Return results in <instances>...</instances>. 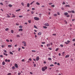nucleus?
Segmentation results:
<instances>
[{
  "label": "nucleus",
  "mask_w": 75,
  "mask_h": 75,
  "mask_svg": "<svg viewBox=\"0 0 75 75\" xmlns=\"http://www.w3.org/2000/svg\"><path fill=\"white\" fill-rule=\"evenodd\" d=\"M47 69V67L45 66V67H43L42 68V71H45L46 69Z\"/></svg>",
  "instance_id": "obj_1"
},
{
  "label": "nucleus",
  "mask_w": 75,
  "mask_h": 75,
  "mask_svg": "<svg viewBox=\"0 0 75 75\" xmlns=\"http://www.w3.org/2000/svg\"><path fill=\"white\" fill-rule=\"evenodd\" d=\"M34 19L36 21H38L40 20V18L37 17H34Z\"/></svg>",
  "instance_id": "obj_2"
},
{
  "label": "nucleus",
  "mask_w": 75,
  "mask_h": 75,
  "mask_svg": "<svg viewBox=\"0 0 75 75\" xmlns=\"http://www.w3.org/2000/svg\"><path fill=\"white\" fill-rule=\"evenodd\" d=\"M45 26H48L49 25V24H48V23H45Z\"/></svg>",
  "instance_id": "obj_3"
},
{
  "label": "nucleus",
  "mask_w": 75,
  "mask_h": 75,
  "mask_svg": "<svg viewBox=\"0 0 75 75\" xmlns=\"http://www.w3.org/2000/svg\"><path fill=\"white\" fill-rule=\"evenodd\" d=\"M40 59V57H39L37 56L36 57V61H38Z\"/></svg>",
  "instance_id": "obj_4"
},
{
  "label": "nucleus",
  "mask_w": 75,
  "mask_h": 75,
  "mask_svg": "<svg viewBox=\"0 0 75 75\" xmlns=\"http://www.w3.org/2000/svg\"><path fill=\"white\" fill-rule=\"evenodd\" d=\"M23 29H18V31H19V32H20V31H23Z\"/></svg>",
  "instance_id": "obj_5"
},
{
  "label": "nucleus",
  "mask_w": 75,
  "mask_h": 75,
  "mask_svg": "<svg viewBox=\"0 0 75 75\" xmlns=\"http://www.w3.org/2000/svg\"><path fill=\"white\" fill-rule=\"evenodd\" d=\"M65 16H67L68 14V13L67 12H65L64 13Z\"/></svg>",
  "instance_id": "obj_6"
},
{
  "label": "nucleus",
  "mask_w": 75,
  "mask_h": 75,
  "mask_svg": "<svg viewBox=\"0 0 75 75\" xmlns=\"http://www.w3.org/2000/svg\"><path fill=\"white\" fill-rule=\"evenodd\" d=\"M15 67H16V68H18V65H17V64H15Z\"/></svg>",
  "instance_id": "obj_7"
},
{
  "label": "nucleus",
  "mask_w": 75,
  "mask_h": 75,
  "mask_svg": "<svg viewBox=\"0 0 75 75\" xmlns=\"http://www.w3.org/2000/svg\"><path fill=\"white\" fill-rule=\"evenodd\" d=\"M2 64L3 65H5L6 64L5 63V62H2Z\"/></svg>",
  "instance_id": "obj_8"
},
{
  "label": "nucleus",
  "mask_w": 75,
  "mask_h": 75,
  "mask_svg": "<svg viewBox=\"0 0 75 75\" xmlns=\"http://www.w3.org/2000/svg\"><path fill=\"white\" fill-rule=\"evenodd\" d=\"M49 46H51V45L50 44H47V47H49Z\"/></svg>",
  "instance_id": "obj_9"
},
{
  "label": "nucleus",
  "mask_w": 75,
  "mask_h": 75,
  "mask_svg": "<svg viewBox=\"0 0 75 75\" xmlns=\"http://www.w3.org/2000/svg\"><path fill=\"white\" fill-rule=\"evenodd\" d=\"M30 4L28 3L27 4V7H30Z\"/></svg>",
  "instance_id": "obj_10"
},
{
  "label": "nucleus",
  "mask_w": 75,
  "mask_h": 75,
  "mask_svg": "<svg viewBox=\"0 0 75 75\" xmlns=\"http://www.w3.org/2000/svg\"><path fill=\"white\" fill-rule=\"evenodd\" d=\"M3 54L4 55H5L6 56H7L8 55V54L6 53H4Z\"/></svg>",
  "instance_id": "obj_11"
},
{
  "label": "nucleus",
  "mask_w": 75,
  "mask_h": 75,
  "mask_svg": "<svg viewBox=\"0 0 75 75\" xmlns=\"http://www.w3.org/2000/svg\"><path fill=\"white\" fill-rule=\"evenodd\" d=\"M69 57V55H67L65 57V58H68Z\"/></svg>",
  "instance_id": "obj_12"
},
{
  "label": "nucleus",
  "mask_w": 75,
  "mask_h": 75,
  "mask_svg": "<svg viewBox=\"0 0 75 75\" xmlns=\"http://www.w3.org/2000/svg\"><path fill=\"white\" fill-rule=\"evenodd\" d=\"M20 10H21V9H18L17 10H16V12H17L18 11H20Z\"/></svg>",
  "instance_id": "obj_13"
},
{
  "label": "nucleus",
  "mask_w": 75,
  "mask_h": 75,
  "mask_svg": "<svg viewBox=\"0 0 75 75\" xmlns=\"http://www.w3.org/2000/svg\"><path fill=\"white\" fill-rule=\"evenodd\" d=\"M65 7H70V6L69 5H65Z\"/></svg>",
  "instance_id": "obj_14"
},
{
  "label": "nucleus",
  "mask_w": 75,
  "mask_h": 75,
  "mask_svg": "<svg viewBox=\"0 0 75 75\" xmlns=\"http://www.w3.org/2000/svg\"><path fill=\"white\" fill-rule=\"evenodd\" d=\"M8 6L9 7H11L12 6H13L12 5H11L10 4H9Z\"/></svg>",
  "instance_id": "obj_15"
},
{
  "label": "nucleus",
  "mask_w": 75,
  "mask_h": 75,
  "mask_svg": "<svg viewBox=\"0 0 75 75\" xmlns=\"http://www.w3.org/2000/svg\"><path fill=\"white\" fill-rule=\"evenodd\" d=\"M21 4L23 6H24V4L23 2L21 3Z\"/></svg>",
  "instance_id": "obj_16"
},
{
  "label": "nucleus",
  "mask_w": 75,
  "mask_h": 75,
  "mask_svg": "<svg viewBox=\"0 0 75 75\" xmlns=\"http://www.w3.org/2000/svg\"><path fill=\"white\" fill-rule=\"evenodd\" d=\"M11 33H12V34H13V33H14V31L13 30H11Z\"/></svg>",
  "instance_id": "obj_17"
},
{
  "label": "nucleus",
  "mask_w": 75,
  "mask_h": 75,
  "mask_svg": "<svg viewBox=\"0 0 75 75\" xmlns=\"http://www.w3.org/2000/svg\"><path fill=\"white\" fill-rule=\"evenodd\" d=\"M38 35H41V33L39 32L38 33Z\"/></svg>",
  "instance_id": "obj_18"
},
{
  "label": "nucleus",
  "mask_w": 75,
  "mask_h": 75,
  "mask_svg": "<svg viewBox=\"0 0 75 75\" xmlns=\"http://www.w3.org/2000/svg\"><path fill=\"white\" fill-rule=\"evenodd\" d=\"M36 4H37V5H40V3H38V2H37Z\"/></svg>",
  "instance_id": "obj_19"
},
{
  "label": "nucleus",
  "mask_w": 75,
  "mask_h": 75,
  "mask_svg": "<svg viewBox=\"0 0 75 75\" xmlns=\"http://www.w3.org/2000/svg\"><path fill=\"white\" fill-rule=\"evenodd\" d=\"M9 54H11V55H13V52L11 51L10 52Z\"/></svg>",
  "instance_id": "obj_20"
},
{
  "label": "nucleus",
  "mask_w": 75,
  "mask_h": 75,
  "mask_svg": "<svg viewBox=\"0 0 75 75\" xmlns=\"http://www.w3.org/2000/svg\"><path fill=\"white\" fill-rule=\"evenodd\" d=\"M35 2V1H33L30 4V5H32L33 3Z\"/></svg>",
  "instance_id": "obj_21"
},
{
  "label": "nucleus",
  "mask_w": 75,
  "mask_h": 75,
  "mask_svg": "<svg viewBox=\"0 0 75 75\" xmlns=\"http://www.w3.org/2000/svg\"><path fill=\"white\" fill-rule=\"evenodd\" d=\"M48 60H49L50 61H51L52 60V59L51 58L49 57L48 58Z\"/></svg>",
  "instance_id": "obj_22"
},
{
  "label": "nucleus",
  "mask_w": 75,
  "mask_h": 75,
  "mask_svg": "<svg viewBox=\"0 0 75 75\" xmlns=\"http://www.w3.org/2000/svg\"><path fill=\"white\" fill-rule=\"evenodd\" d=\"M34 27L35 28H36V29H38V28H37V27L35 26V25H34Z\"/></svg>",
  "instance_id": "obj_23"
},
{
  "label": "nucleus",
  "mask_w": 75,
  "mask_h": 75,
  "mask_svg": "<svg viewBox=\"0 0 75 75\" xmlns=\"http://www.w3.org/2000/svg\"><path fill=\"white\" fill-rule=\"evenodd\" d=\"M8 47H9V48H10V47H11L12 46H11V45H8Z\"/></svg>",
  "instance_id": "obj_24"
},
{
  "label": "nucleus",
  "mask_w": 75,
  "mask_h": 75,
  "mask_svg": "<svg viewBox=\"0 0 75 75\" xmlns=\"http://www.w3.org/2000/svg\"><path fill=\"white\" fill-rule=\"evenodd\" d=\"M16 25H19V23H16Z\"/></svg>",
  "instance_id": "obj_25"
},
{
  "label": "nucleus",
  "mask_w": 75,
  "mask_h": 75,
  "mask_svg": "<svg viewBox=\"0 0 75 75\" xmlns=\"http://www.w3.org/2000/svg\"><path fill=\"white\" fill-rule=\"evenodd\" d=\"M51 7H55V5H51Z\"/></svg>",
  "instance_id": "obj_26"
},
{
  "label": "nucleus",
  "mask_w": 75,
  "mask_h": 75,
  "mask_svg": "<svg viewBox=\"0 0 75 75\" xmlns=\"http://www.w3.org/2000/svg\"><path fill=\"white\" fill-rule=\"evenodd\" d=\"M71 13H75V11H74L72 10Z\"/></svg>",
  "instance_id": "obj_27"
},
{
  "label": "nucleus",
  "mask_w": 75,
  "mask_h": 75,
  "mask_svg": "<svg viewBox=\"0 0 75 75\" xmlns=\"http://www.w3.org/2000/svg\"><path fill=\"white\" fill-rule=\"evenodd\" d=\"M19 28H23V26H19Z\"/></svg>",
  "instance_id": "obj_28"
},
{
  "label": "nucleus",
  "mask_w": 75,
  "mask_h": 75,
  "mask_svg": "<svg viewBox=\"0 0 75 75\" xmlns=\"http://www.w3.org/2000/svg\"><path fill=\"white\" fill-rule=\"evenodd\" d=\"M16 37H20V35H16Z\"/></svg>",
  "instance_id": "obj_29"
},
{
  "label": "nucleus",
  "mask_w": 75,
  "mask_h": 75,
  "mask_svg": "<svg viewBox=\"0 0 75 75\" xmlns=\"http://www.w3.org/2000/svg\"><path fill=\"white\" fill-rule=\"evenodd\" d=\"M43 27L44 28H47V26H44Z\"/></svg>",
  "instance_id": "obj_30"
},
{
  "label": "nucleus",
  "mask_w": 75,
  "mask_h": 75,
  "mask_svg": "<svg viewBox=\"0 0 75 75\" xmlns=\"http://www.w3.org/2000/svg\"><path fill=\"white\" fill-rule=\"evenodd\" d=\"M22 43H23V44H26V42H25V41H23L22 42Z\"/></svg>",
  "instance_id": "obj_31"
},
{
  "label": "nucleus",
  "mask_w": 75,
  "mask_h": 75,
  "mask_svg": "<svg viewBox=\"0 0 75 75\" xmlns=\"http://www.w3.org/2000/svg\"><path fill=\"white\" fill-rule=\"evenodd\" d=\"M41 44H45V42H42Z\"/></svg>",
  "instance_id": "obj_32"
},
{
  "label": "nucleus",
  "mask_w": 75,
  "mask_h": 75,
  "mask_svg": "<svg viewBox=\"0 0 75 75\" xmlns=\"http://www.w3.org/2000/svg\"><path fill=\"white\" fill-rule=\"evenodd\" d=\"M59 49L58 48H57L55 50L56 51H58V50Z\"/></svg>",
  "instance_id": "obj_33"
},
{
  "label": "nucleus",
  "mask_w": 75,
  "mask_h": 75,
  "mask_svg": "<svg viewBox=\"0 0 75 75\" xmlns=\"http://www.w3.org/2000/svg\"><path fill=\"white\" fill-rule=\"evenodd\" d=\"M0 4H1V5H2V6H3V4L2 2L0 3Z\"/></svg>",
  "instance_id": "obj_34"
},
{
  "label": "nucleus",
  "mask_w": 75,
  "mask_h": 75,
  "mask_svg": "<svg viewBox=\"0 0 75 75\" xmlns=\"http://www.w3.org/2000/svg\"><path fill=\"white\" fill-rule=\"evenodd\" d=\"M8 28H6L5 29V31H8Z\"/></svg>",
  "instance_id": "obj_35"
},
{
  "label": "nucleus",
  "mask_w": 75,
  "mask_h": 75,
  "mask_svg": "<svg viewBox=\"0 0 75 75\" xmlns=\"http://www.w3.org/2000/svg\"><path fill=\"white\" fill-rule=\"evenodd\" d=\"M11 75V73H8L7 75Z\"/></svg>",
  "instance_id": "obj_36"
},
{
  "label": "nucleus",
  "mask_w": 75,
  "mask_h": 75,
  "mask_svg": "<svg viewBox=\"0 0 75 75\" xmlns=\"http://www.w3.org/2000/svg\"><path fill=\"white\" fill-rule=\"evenodd\" d=\"M67 43H68V44H69V42H70V41L67 40Z\"/></svg>",
  "instance_id": "obj_37"
},
{
  "label": "nucleus",
  "mask_w": 75,
  "mask_h": 75,
  "mask_svg": "<svg viewBox=\"0 0 75 75\" xmlns=\"http://www.w3.org/2000/svg\"><path fill=\"white\" fill-rule=\"evenodd\" d=\"M28 22L30 23H31V20H30L28 21Z\"/></svg>",
  "instance_id": "obj_38"
},
{
  "label": "nucleus",
  "mask_w": 75,
  "mask_h": 75,
  "mask_svg": "<svg viewBox=\"0 0 75 75\" xmlns=\"http://www.w3.org/2000/svg\"><path fill=\"white\" fill-rule=\"evenodd\" d=\"M32 51L33 52H36L35 50H32Z\"/></svg>",
  "instance_id": "obj_39"
},
{
  "label": "nucleus",
  "mask_w": 75,
  "mask_h": 75,
  "mask_svg": "<svg viewBox=\"0 0 75 75\" xmlns=\"http://www.w3.org/2000/svg\"><path fill=\"white\" fill-rule=\"evenodd\" d=\"M48 49L49 50H52V48H48Z\"/></svg>",
  "instance_id": "obj_40"
},
{
  "label": "nucleus",
  "mask_w": 75,
  "mask_h": 75,
  "mask_svg": "<svg viewBox=\"0 0 75 75\" xmlns=\"http://www.w3.org/2000/svg\"><path fill=\"white\" fill-rule=\"evenodd\" d=\"M23 45L24 47H26V46H27V45H26V44H25Z\"/></svg>",
  "instance_id": "obj_41"
},
{
  "label": "nucleus",
  "mask_w": 75,
  "mask_h": 75,
  "mask_svg": "<svg viewBox=\"0 0 75 75\" xmlns=\"http://www.w3.org/2000/svg\"><path fill=\"white\" fill-rule=\"evenodd\" d=\"M12 69H15V67H14L13 66L12 67Z\"/></svg>",
  "instance_id": "obj_42"
},
{
  "label": "nucleus",
  "mask_w": 75,
  "mask_h": 75,
  "mask_svg": "<svg viewBox=\"0 0 75 75\" xmlns=\"http://www.w3.org/2000/svg\"><path fill=\"white\" fill-rule=\"evenodd\" d=\"M60 46L61 47H64V46H63L62 45H60Z\"/></svg>",
  "instance_id": "obj_43"
},
{
  "label": "nucleus",
  "mask_w": 75,
  "mask_h": 75,
  "mask_svg": "<svg viewBox=\"0 0 75 75\" xmlns=\"http://www.w3.org/2000/svg\"><path fill=\"white\" fill-rule=\"evenodd\" d=\"M21 75V72H19L18 73V75Z\"/></svg>",
  "instance_id": "obj_44"
},
{
  "label": "nucleus",
  "mask_w": 75,
  "mask_h": 75,
  "mask_svg": "<svg viewBox=\"0 0 75 75\" xmlns=\"http://www.w3.org/2000/svg\"><path fill=\"white\" fill-rule=\"evenodd\" d=\"M12 18H14V17H16V16H15V15H14L13 16H12Z\"/></svg>",
  "instance_id": "obj_45"
},
{
  "label": "nucleus",
  "mask_w": 75,
  "mask_h": 75,
  "mask_svg": "<svg viewBox=\"0 0 75 75\" xmlns=\"http://www.w3.org/2000/svg\"><path fill=\"white\" fill-rule=\"evenodd\" d=\"M21 50V49L20 48H19L18 49V51H20Z\"/></svg>",
  "instance_id": "obj_46"
},
{
  "label": "nucleus",
  "mask_w": 75,
  "mask_h": 75,
  "mask_svg": "<svg viewBox=\"0 0 75 75\" xmlns=\"http://www.w3.org/2000/svg\"><path fill=\"white\" fill-rule=\"evenodd\" d=\"M61 9L62 10H64V8L62 7Z\"/></svg>",
  "instance_id": "obj_47"
},
{
  "label": "nucleus",
  "mask_w": 75,
  "mask_h": 75,
  "mask_svg": "<svg viewBox=\"0 0 75 75\" xmlns=\"http://www.w3.org/2000/svg\"><path fill=\"white\" fill-rule=\"evenodd\" d=\"M65 43L66 44H68V43L67 42H65Z\"/></svg>",
  "instance_id": "obj_48"
},
{
  "label": "nucleus",
  "mask_w": 75,
  "mask_h": 75,
  "mask_svg": "<svg viewBox=\"0 0 75 75\" xmlns=\"http://www.w3.org/2000/svg\"><path fill=\"white\" fill-rule=\"evenodd\" d=\"M50 66V67H54V65L53 64H51Z\"/></svg>",
  "instance_id": "obj_49"
},
{
  "label": "nucleus",
  "mask_w": 75,
  "mask_h": 75,
  "mask_svg": "<svg viewBox=\"0 0 75 75\" xmlns=\"http://www.w3.org/2000/svg\"><path fill=\"white\" fill-rule=\"evenodd\" d=\"M34 67H36V64H34Z\"/></svg>",
  "instance_id": "obj_50"
},
{
  "label": "nucleus",
  "mask_w": 75,
  "mask_h": 75,
  "mask_svg": "<svg viewBox=\"0 0 75 75\" xmlns=\"http://www.w3.org/2000/svg\"><path fill=\"white\" fill-rule=\"evenodd\" d=\"M49 4V5H51V4H52V3H50Z\"/></svg>",
  "instance_id": "obj_51"
},
{
  "label": "nucleus",
  "mask_w": 75,
  "mask_h": 75,
  "mask_svg": "<svg viewBox=\"0 0 75 75\" xmlns=\"http://www.w3.org/2000/svg\"><path fill=\"white\" fill-rule=\"evenodd\" d=\"M57 14L58 15H60V13L58 12H57Z\"/></svg>",
  "instance_id": "obj_52"
},
{
  "label": "nucleus",
  "mask_w": 75,
  "mask_h": 75,
  "mask_svg": "<svg viewBox=\"0 0 75 75\" xmlns=\"http://www.w3.org/2000/svg\"><path fill=\"white\" fill-rule=\"evenodd\" d=\"M4 52L6 53H7V51L6 50H4Z\"/></svg>",
  "instance_id": "obj_53"
},
{
  "label": "nucleus",
  "mask_w": 75,
  "mask_h": 75,
  "mask_svg": "<svg viewBox=\"0 0 75 75\" xmlns=\"http://www.w3.org/2000/svg\"><path fill=\"white\" fill-rule=\"evenodd\" d=\"M62 4H65V2H63L62 3Z\"/></svg>",
  "instance_id": "obj_54"
},
{
  "label": "nucleus",
  "mask_w": 75,
  "mask_h": 75,
  "mask_svg": "<svg viewBox=\"0 0 75 75\" xmlns=\"http://www.w3.org/2000/svg\"><path fill=\"white\" fill-rule=\"evenodd\" d=\"M54 16H57V14H55L54 15Z\"/></svg>",
  "instance_id": "obj_55"
},
{
  "label": "nucleus",
  "mask_w": 75,
  "mask_h": 75,
  "mask_svg": "<svg viewBox=\"0 0 75 75\" xmlns=\"http://www.w3.org/2000/svg\"><path fill=\"white\" fill-rule=\"evenodd\" d=\"M32 10H35V8H32Z\"/></svg>",
  "instance_id": "obj_56"
},
{
  "label": "nucleus",
  "mask_w": 75,
  "mask_h": 75,
  "mask_svg": "<svg viewBox=\"0 0 75 75\" xmlns=\"http://www.w3.org/2000/svg\"><path fill=\"white\" fill-rule=\"evenodd\" d=\"M6 41L7 42H9V40H8V39H6Z\"/></svg>",
  "instance_id": "obj_57"
},
{
  "label": "nucleus",
  "mask_w": 75,
  "mask_h": 75,
  "mask_svg": "<svg viewBox=\"0 0 75 75\" xmlns=\"http://www.w3.org/2000/svg\"><path fill=\"white\" fill-rule=\"evenodd\" d=\"M75 20V19H73L72 20V21H74Z\"/></svg>",
  "instance_id": "obj_58"
},
{
  "label": "nucleus",
  "mask_w": 75,
  "mask_h": 75,
  "mask_svg": "<svg viewBox=\"0 0 75 75\" xmlns=\"http://www.w3.org/2000/svg\"><path fill=\"white\" fill-rule=\"evenodd\" d=\"M19 17H20V18L23 17V16H19Z\"/></svg>",
  "instance_id": "obj_59"
},
{
  "label": "nucleus",
  "mask_w": 75,
  "mask_h": 75,
  "mask_svg": "<svg viewBox=\"0 0 75 75\" xmlns=\"http://www.w3.org/2000/svg\"><path fill=\"white\" fill-rule=\"evenodd\" d=\"M57 65H60V64H59V63H57Z\"/></svg>",
  "instance_id": "obj_60"
},
{
  "label": "nucleus",
  "mask_w": 75,
  "mask_h": 75,
  "mask_svg": "<svg viewBox=\"0 0 75 75\" xmlns=\"http://www.w3.org/2000/svg\"><path fill=\"white\" fill-rule=\"evenodd\" d=\"M41 7H45V6L44 5H42L41 6Z\"/></svg>",
  "instance_id": "obj_61"
},
{
  "label": "nucleus",
  "mask_w": 75,
  "mask_h": 75,
  "mask_svg": "<svg viewBox=\"0 0 75 75\" xmlns=\"http://www.w3.org/2000/svg\"><path fill=\"white\" fill-rule=\"evenodd\" d=\"M75 41V39H73L72 40V41Z\"/></svg>",
  "instance_id": "obj_62"
},
{
  "label": "nucleus",
  "mask_w": 75,
  "mask_h": 75,
  "mask_svg": "<svg viewBox=\"0 0 75 75\" xmlns=\"http://www.w3.org/2000/svg\"><path fill=\"white\" fill-rule=\"evenodd\" d=\"M29 61H31L32 60L31 59V58H29Z\"/></svg>",
  "instance_id": "obj_63"
},
{
  "label": "nucleus",
  "mask_w": 75,
  "mask_h": 75,
  "mask_svg": "<svg viewBox=\"0 0 75 75\" xmlns=\"http://www.w3.org/2000/svg\"><path fill=\"white\" fill-rule=\"evenodd\" d=\"M56 34H52V35H56Z\"/></svg>",
  "instance_id": "obj_64"
}]
</instances>
